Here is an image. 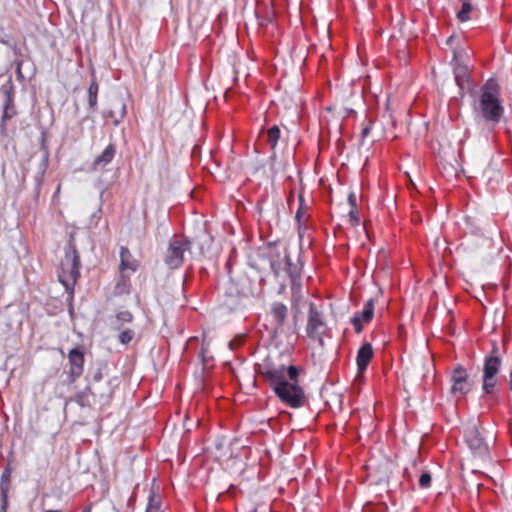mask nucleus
I'll return each instance as SVG.
<instances>
[{"label": "nucleus", "instance_id": "09e8293b", "mask_svg": "<svg viewBox=\"0 0 512 512\" xmlns=\"http://www.w3.org/2000/svg\"><path fill=\"white\" fill-rule=\"evenodd\" d=\"M45 512H62L61 510H47Z\"/></svg>", "mask_w": 512, "mask_h": 512}, {"label": "nucleus", "instance_id": "c756f323", "mask_svg": "<svg viewBox=\"0 0 512 512\" xmlns=\"http://www.w3.org/2000/svg\"><path fill=\"white\" fill-rule=\"evenodd\" d=\"M278 256H280L278 254ZM270 269L275 278H278L282 271H284V263L283 259L281 260L279 257L270 259Z\"/></svg>", "mask_w": 512, "mask_h": 512}, {"label": "nucleus", "instance_id": "4468645a", "mask_svg": "<svg viewBox=\"0 0 512 512\" xmlns=\"http://www.w3.org/2000/svg\"><path fill=\"white\" fill-rule=\"evenodd\" d=\"M11 473H12V468L11 466L8 464L2 474H1V478H0V512H7V508H8V495H9V490H10V485H11Z\"/></svg>", "mask_w": 512, "mask_h": 512}, {"label": "nucleus", "instance_id": "c03bdc74", "mask_svg": "<svg viewBox=\"0 0 512 512\" xmlns=\"http://www.w3.org/2000/svg\"><path fill=\"white\" fill-rule=\"evenodd\" d=\"M82 512H91V507L90 506H87L85 507Z\"/></svg>", "mask_w": 512, "mask_h": 512}, {"label": "nucleus", "instance_id": "cd10ccee", "mask_svg": "<svg viewBox=\"0 0 512 512\" xmlns=\"http://www.w3.org/2000/svg\"><path fill=\"white\" fill-rule=\"evenodd\" d=\"M131 283L130 279L125 276H121L116 283L115 290L117 294H128L130 293Z\"/></svg>", "mask_w": 512, "mask_h": 512}, {"label": "nucleus", "instance_id": "39448f33", "mask_svg": "<svg viewBox=\"0 0 512 512\" xmlns=\"http://www.w3.org/2000/svg\"><path fill=\"white\" fill-rule=\"evenodd\" d=\"M2 96V113L0 116V137H8V121L17 116L18 111L15 103V87L11 79L7 80L0 87Z\"/></svg>", "mask_w": 512, "mask_h": 512}, {"label": "nucleus", "instance_id": "f704fd0d", "mask_svg": "<svg viewBox=\"0 0 512 512\" xmlns=\"http://www.w3.org/2000/svg\"><path fill=\"white\" fill-rule=\"evenodd\" d=\"M302 217H303V210L297 209L295 214V222L297 225V230L299 237L302 238V230L305 228L302 223Z\"/></svg>", "mask_w": 512, "mask_h": 512}, {"label": "nucleus", "instance_id": "37998d69", "mask_svg": "<svg viewBox=\"0 0 512 512\" xmlns=\"http://www.w3.org/2000/svg\"><path fill=\"white\" fill-rule=\"evenodd\" d=\"M454 38H455L454 35H451L450 37H448L447 41H446L447 45L451 46L452 42L454 41Z\"/></svg>", "mask_w": 512, "mask_h": 512}, {"label": "nucleus", "instance_id": "20e7f679", "mask_svg": "<svg viewBox=\"0 0 512 512\" xmlns=\"http://www.w3.org/2000/svg\"><path fill=\"white\" fill-rule=\"evenodd\" d=\"M502 366V357L499 347L493 344L489 353L484 356L482 368V391L485 395H492L497 386V374Z\"/></svg>", "mask_w": 512, "mask_h": 512}, {"label": "nucleus", "instance_id": "aec40b11", "mask_svg": "<svg viewBox=\"0 0 512 512\" xmlns=\"http://www.w3.org/2000/svg\"><path fill=\"white\" fill-rule=\"evenodd\" d=\"M138 262L135 260L130 252V250L126 246L120 247V265L119 268L121 271L131 270L135 272L138 269Z\"/></svg>", "mask_w": 512, "mask_h": 512}, {"label": "nucleus", "instance_id": "f257e3e1", "mask_svg": "<svg viewBox=\"0 0 512 512\" xmlns=\"http://www.w3.org/2000/svg\"><path fill=\"white\" fill-rule=\"evenodd\" d=\"M256 373L263 377L278 399L287 407L298 409L305 405L304 389L299 385L300 368L286 366L280 361L266 357L257 364Z\"/></svg>", "mask_w": 512, "mask_h": 512}, {"label": "nucleus", "instance_id": "bb28decb", "mask_svg": "<svg viewBox=\"0 0 512 512\" xmlns=\"http://www.w3.org/2000/svg\"><path fill=\"white\" fill-rule=\"evenodd\" d=\"M464 223L469 233L475 236L482 235V229L474 218L465 216Z\"/></svg>", "mask_w": 512, "mask_h": 512}, {"label": "nucleus", "instance_id": "2eb2a0df", "mask_svg": "<svg viewBox=\"0 0 512 512\" xmlns=\"http://www.w3.org/2000/svg\"><path fill=\"white\" fill-rule=\"evenodd\" d=\"M270 315L272 317V323L274 325L275 333L282 330L285 321L288 317V308L282 302H273L270 307Z\"/></svg>", "mask_w": 512, "mask_h": 512}, {"label": "nucleus", "instance_id": "6e6552de", "mask_svg": "<svg viewBox=\"0 0 512 512\" xmlns=\"http://www.w3.org/2000/svg\"><path fill=\"white\" fill-rule=\"evenodd\" d=\"M464 440L474 456L486 459L489 456V447L482 432L477 426L469 427L464 432Z\"/></svg>", "mask_w": 512, "mask_h": 512}, {"label": "nucleus", "instance_id": "7c9ffc66", "mask_svg": "<svg viewBox=\"0 0 512 512\" xmlns=\"http://www.w3.org/2000/svg\"><path fill=\"white\" fill-rule=\"evenodd\" d=\"M160 507H161L160 497L153 490H151L149 493L148 504H147L146 509L161 511Z\"/></svg>", "mask_w": 512, "mask_h": 512}, {"label": "nucleus", "instance_id": "de8ad7c7", "mask_svg": "<svg viewBox=\"0 0 512 512\" xmlns=\"http://www.w3.org/2000/svg\"><path fill=\"white\" fill-rule=\"evenodd\" d=\"M145 512H161V511H156V510H151V509H146Z\"/></svg>", "mask_w": 512, "mask_h": 512}, {"label": "nucleus", "instance_id": "a18cd8bd", "mask_svg": "<svg viewBox=\"0 0 512 512\" xmlns=\"http://www.w3.org/2000/svg\"><path fill=\"white\" fill-rule=\"evenodd\" d=\"M215 446H216V448H217V449H221V447H222V443H221V442H217V443L215 444Z\"/></svg>", "mask_w": 512, "mask_h": 512}, {"label": "nucleus", "instance_id": "ddd939ff", "mask_svg": "<svg viewBox=\"0 0 512 512\" xmlns=\"http://www.w3.org/2000/svg\"><path fill=\"white\" fill-rule=\"evenodd\" d=\"M375 301L373 298L368 299L361 311L354 313L351 318V324L353 325L354 331L360 334L363 331V324L372 321L374 316Z\"/></svg>", "mask_w": 512, "mask_h": 512}, {"label": "nucleus", "instance_id": "4be33fe9", "mask_svg": "<svg viewBox=\"0 0 512 512\" xmlns=\"http://www.w3.org/2000/svg\"><path fill=\"white\" fill-rule=\"evenodd\" d=\"M281 137V130L278 125H273L267 130V142L271 150V159L276 158V148Z\"/></svg>", "mask_w": 512, "mask_h": 512}, {"label": "nucleus", "instance_id": "e433bc0d", "mask_svg": "<svg viewBox=\"0 0 512 512\" xmlns=\"http://www.w3.org/2000/svg\"><path fill=\"white\" fill-rule=\"evenodd\" d=\"M15 65H16L15 72H16L17 79L20 82H24L25 81V77H24V75L22 73L23 60H15Z\"/></svg>", "mask_w": 512, "mask_h": 512}, {"label": "nucleus", "instance_id": "49530a36", "mask_svg": "<svg viewBox=\"0 0 512 512\" xmlns=\"http://www.w3.org/2000/svg\"><path fill=\"white\" fill-rule=\"evenodd\" d=\"M291 199H293V192H291L290 196L288 197V203H290Z\"/></svg>", "mask_w": 512, "mask_h": 512}, {"label": "nucleus", "instance_id": "473e14b6", "mask_svg": "<svg viewBox=\"0 0 512 512\" xmlns=\"http://www.w3.org/2000/svg\"><path fill=\"white\" fill-rule=\"evenodd\" d=\"M134 336L135 332L132 329H121L118 335V341L123 345H127L133 340Z\"/></svg>", "mask_w": 512, "mask_h": 512}, {"label": "nucleus", "instance_id": "423d86ee", "mask_svg": "<svg viewBox=\"0 0 512 512\" xmlns=\"http://www.w3.org/2000/svg\"><path fill=\"white\" fill-rule=\"evenodd\" d=\"M191 248V241L187 237L182 239L174 235L170 240L164 256V264L171 270L180 268L184 262V253Z\"/></svg>", "mask_w": 512, "mask_h": 512}, {"label": "nucleus", "instance_id": "1a4fd4ad", "mask_svg": "<svg viewBox=\"0 0 512 512\" xmlns=\"http://www.w3.org/2000/svg\"><path fill=\"white\" fill-rule=\"evenodd\" d=\"M69 371L67 373V382L73 384L84 373L85 352L82 346H76L69 350L68 355Z\"/></svg>", "mask_w": 512, "mask_h": 512}, {"label": "nucleus", "instance_id": "a878e982", "mask_svg": "<svg viewBox=\"0 0 512 512\" xmlns=\"http://www.w3.org/2000/svg\"><path fill=\"white\" fill-rule=\"evenodd\" d=\"M103 116L113 119L114 126H118L126 116V103L123 100L120 101V112L118 116L113 110L104 112Z\"/></svg>", "mask_w": 512, "mask_h": 512}, {"label": "nucleus", "instance_id": "79ce46f5", "mask_svg": "<svg viewBox=\"0 0 512 512\" xmlns=\"http://www.w3.org/2000/svg\"><path fill=\"white\" fill-rule=\"evenodd\" d=\"M509 389L512 391V369L509 371Z\"/></svg>", "mask_w": 512, "mask_h": 512}, {"label": "nucleus", "instance_id": "5701e85b", "mask_svg": "<svg viewBox=\"0 0 512 512\" xmlns=\"http://www.w3.org/2000/svg\"><path fill=\"white\" fill-rule=\"evenodd\" d=\"M98 91L99 85L95 78L92 79L88 90H87V100L89 109L92 111L97 110V102H98Z\"/></svg>", "mask_w": 512, "mask_h": 512}, {"label": "nucleus", "instance_id": "0eeeda50", "mask_svg": "<svg viewBox=\"0 0 512 512\" xmlns=\"http://www.w3.org/2000/svg\"><path fill=\"white\" fill-rule=\"evenodd\" d=\"M283 263H284V271L286 272V274L289 277L290 282H291V291H292V293H295L296 291L300 290V288H301V279H302L304 263H305L302 247H300V249H299L296 263H294L292 261L288 248H285L284 256H283Z\"/></svg>", "mask_w": 512, "mask_h": 512}, {"label": "nucleus", "instance_id": "7ed1b4c3", "mask_svg": "<svg viewBox=\"0 0 512 512\" xmlns=\"http://www.w3.org/2000/svg\"><path fill=\"white\" fill-rule=\"evenodd\" d=\"M473 112L475 123L492 132L503 119L505 109L499 97L486 93L479 96L478 106Z\"/></svg>", "mask_w": 512, "mask_h": 512}, {"label": "nucleus", "instance_id": "c9c22d12", "mask_svg": "<svg viewBox=\"0 0 512 512\" xmlns=\"http://www.w3.org/2000/svg\"><path fill=\"white\" fill-rule=\"evenodd\" d=\"M348 216L351 226L356 227L360 224V218L357 210H349Z\"/></svg>", "mask_w": 512, "mask_h": 512}, {"label": "nucleus", "instance_id": "b1692460", "mask_svg": "<svg viewBox=\"0 0 512 512\" xmlns=\"http://www.w3.org/2000/svg\"><path fill=\"white\" fill-rule=\"evenodd\" d=\"M486 93L490 94V95H492L494 97H499L500 98V85H499L498 81L495 78L490 77L482 85L481 91H480V95H484Z\"/></svg>", "mask_w": 512, "mask_h": 512}, {"label": "nucleus", "instance_id": "6ab92c4d", "mask_svg": "<svg viewBox=\"0 0 512 512\" xmlns=\"http://www.w3.org/2000/svg\"><path fill=\"white\" fill-rule=\"evenodd\" d=\"M107 368L108 365L105 361H97L94 365H92L89 368L88 373L85 376L87 384L91 385V382H100L103 379L104 374L107 371Z\"/></svg>", "mask_w": 512, "mask_h": 512}, {"label": "nucleus", "instance_id": "a19ab883", "mask_svg": "<svg viewBox=\"0 0 512 512\" xmlns=\"http://www.w3.org/2000/svg\"><path fill=\"white\" fill-rule=\"evenodd\" d=\"M298 200H299V207H298V209L304 210L305 199H304L303 191H300V193L298 195Z\"/></svg>", "mask_w": 512, "mask_h": 512}, {"label": "nucleus", "instance_id": "393cba45", "mask_svg": "<svg viewBox=\"0 0 512 512\" xmlns=\"http://www.w3.org/2000/svg\"><path fill=\"white\" fill-rule=\"evenodd\" d=\"M462 2L460 10L457 12L456 17L460 22H467L471 19L470 14L473 10V5L470 0H460Z\"/></svg>", "mask_w": 512, "mask_h": 512}, {"label": "nucleus", "instance_id": "9b49d317", "mask_svg": "<svg viewBox=\"0 0 512 512\" xmlns=\"http://www.w3.org/2000/svg\"><path fill=\"white\" fill-rule=\"evenodd\" d=\"M326 326L324 314L311 303L308 310V319L306 325L307 336L311 339H320L323 329Z\"/></svg>", "mask_w": 512, "mask_h": 512}, {"label": "nucleus", "instance_id": "412c9836", "mask_svg": "<svg viewBox=\"0 0 512 512\" xmlns=\"http://www.w3.org/2000/svg\"><path fill=\"white\" fill-rule=\"evenodd\" d=\"M47 157L43 159V161L39 165V170L34 175V188H33V199L35 202H38L41 188L44 182V176L47 170Z\"/></svg>", "mask_w": 512, "mask_h": 512}, {"label": "nucleus", "instance_id": "f3484780", "mask_svg": "<svg viewBox=\"0 0 512 512\" xmlns=\"http://www.w3.org/2000/svg\"><path fill=\"white\" fill-rule=\"evenodd\" d=\"M116 154V146L113 143H110L106 146V148L102 151L100 155H98L93 161V169L99 170L104 169L108 164L112 162Z\"/></svg>", "mask_w": 512, "mask_h": 512}, {"label": "nucleus", "instance_id": "dca6fc26", "mask_svg": "<svg viewBox=\"0 0 512 512\" xmlns=\"http://www.w3.org/2000/svg\"><path fill=\"white\" fill-rule=\"evenodd\" d=\"M373 355H374V351H373V347L370 343L365 342L360 346V348L357 351V356H356V364H357L358 374H363L367 370V368L373 358Z\"/></svg>", "mask_w": 512, "mask_h": 512}, {"label": "nucleus", "instance_id": "58836bf2", "mask_svg": "<svg viewBox=\"0 0 512 512\" xmlns=\"http://www.w3.org/2000/svg\"><path fill=\"white\" fill-rule=\"evenodd\" d=\"M370 132H371V124H368L365 127H363V129L361 131V142H363V140L370 134Z\"/></svg>", "mask_w": 512, "mask_h": 512}, {"label": "nucleus", "instance_id": "c85d7f7f", "mask_svg": "<svg viewBox=\"0 0 512 512\" xmlns=\"http://www.w3.org/2000/svg\"><path fill=\"white\" fill-rule=\"evenodd\" d=\"M0 43L13 49L15 54L17 53L16 43L12 36L7 34L3 27H0Z\"/></svg>", "mask_w": 512, "mask_h": 512}, {"label": "nucleus", "instance_id": "a211bd4d", "mask_svg": "<svg viewBox=\"0 0 512 512\" xmlns=\"http://www.w3.org/2000/svg\"><path fill=\"white\" fill-rule=\"evenodd\" d=\"M90 396H95V393L93 392L91 385L87 384L83 390L78 391L66 400L65 406H67L69 402H74L81 408H90L92 406Z\"/></svg>", "mask_w": 512, "mask_h": 512}, {"label": "nucleus", "instance_id": "9d476101", "mask_svg": "<svg viewBox=\"0 0 512 512\" xmlns=\"http://www.w3.org/2000/svg\"><path fill=\"white\" fill-rule=\"evenodd\" d=\"M453 75L455 83L459 89V96L463 98L466 94V90H473V81L471 79L469 68L457 60V51H453Z\"/></svg>", "mask_w": 512, "mask_h": 512}, {"label": "nucleus", "instance_id": "4c0bfd02", "mask_svg": "<svg viewBox=\"0 0 512 512\" xmlns=\"http://www.w3.org/2000/svg\"><path fill=\"white\" fill-rule=\"evenodd\" d=\"M350 210H357V199L354 192H350L347 198Z\"/></svg>", "mask_w": 512, "mask_h": 512}, {"label": "nucleus", "instance_id": "f03ea898", "mask_svg": "<svg viewBox=\"0 0 512 512\" xmlns=\"http://www.w3.org/2000/svg\"><path fill=\"white\" fill-rule=\"evenodd\" d=\"M81 260L76 248L73 235H70L68 242L64 247V257L57 269L58 281L63 285L67 292L68 312L74 313L73 300L74 290L78 278L80 277Z\"/></svg>", "mask_w": 512, "mask_h": 512}, {"label": "nucleus", "instance_id": "f8f14e48", "mask_svg": "<svg viewBox=\"0 0 512 512\" xmlns=\"http://www.w3.org/2000/svg\"><path fill=\"white\" fill-rule=\"evenodd\" d=\"M451 393H460L461 395L468 394L472 389V382L469 380V375L462 365L458 364L454 367L451 374Z\"/></svg>", "mask_w": 512, "mask_h": 512}, {"label": "nucleus", "instance_id": "72a5a7b5", "mask_svg": "<svg viewBox=\"0 0 512 512\" xmlns=\"http://www.w3.org/2000/svg\"><path fill=\"white\" fill-rule=\"evenodd\" d=\"M432 476L428 471L423 472L419 477V486L423 489H427L431 486Z\"/></svg>", "mask_w": 512, "mask_h": 512}, {"label": "nucleus", "instance_id": "ea45409f", "mask_svg": "<svg viewBox=\"0 0 512 512\" xmlns=\"http://www.w3.org/2000/svg\"><path fill=\"white\" fill-rule=\"evenodd\" d=\"M258 20H259V25L261 26H267L269 23L272 22V17L271 16H267V17H264V18H259L257 16Z\"/></svg>", "mask_w": 512, "mask_h": 512}, {"label": "nucleus", "instance_id": "2f4dec72", "mask_svg": "<svg viewBox=\"0 0 512 512\" xmlns=\"http://www.w3.org/2000/svg\"><path fill=\"white\" fill-rule=\"evenodd\" d=\"M116 320L119 323L117 329L121 330L124 323L133 321V314L128 310L120 311L116 314Z\"/></svg>", "mask_w": 512, "mask_h": 512}]
</instances>
